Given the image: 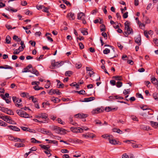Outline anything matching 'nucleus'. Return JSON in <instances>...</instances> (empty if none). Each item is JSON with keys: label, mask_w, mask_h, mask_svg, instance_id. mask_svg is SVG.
Here are the masks:
<instances>
[{"label": "nucleus", "mask_w": 158, "mask_h": 158, "mask_svg": "<svg viewBox=\"0 0 158 158\" xmlns=\"http://www.w3.org/2000/svg\"><path fill=\"white\" fill-rule=\"evenodd\" d=\"M153 42H154L155 45L158 46V39L157 38H154L153 39Z\"/></svg>", "instance_id": "a18cd8bd"}, {"label": "nucleus", "mask_w": 158, "mask_h": 158, "mask_svg": "<svg viewBox=\"0 0 158 158\" xmlns=\"http://www.w3.org/2000/svg\"><path fill=\"white\" fill-rule=\"evenodd\" d=\"M48 115L45 113H43L41 114L40 117L46 119L48 118Z\"/></svg>", "instance_id": "c85d7f7f"}, {"label": "nucleus", "mask_w": 158, "mask_h": 158, "mask_svg": "<svg viewBox=\"0 0 158 158\" xmlns=\"http://www.w3.org/2000/svg\"><path fill=\"white\" fill-rule=\"evenodd\" d=\"M74 116L76 118H83V121H86V120L85 118L87 117L88 116V115L87 114H84L82 113H80L78 114H75L74 115Z\"/></svg>", "instance_id": "f257e3e1"}, {"label": "nucleus", "mask_w": 158, "mask_h": 158, "mask_svg": "<svg viewBox=\"0 0 158 158\" xmlns=\"http://www.w3.org/2000/svg\"><path fill=\"white\" fill-rule=\"evenodd\" d=\"M29 43L31 44V45L35 47V41H32L31 40H30L29 41Z\"/></svg>", "instance_id": "6e6d98bb"}, {"label": "nucleus", "mask_w": 158, "mask_h": 158, "mask_svg": "<svg viewBox=\"0 0 158 158\" xmlns=\"http://www.w3.org/2000/svg\"><path fill=\"white\" fill-rule=\"evenodd\" d=\"M51 100L52 101L55 103L59 102L60 101V100L59 98L55 97H52L51 98Z\"/></svg>", "instance_id": "2eb2a0df"}, {"label": "nucleus", "mask_w": 158, "mask_h": 158, "mask_svg": "<svg viewBox=\"0 0 158 158\" xmlns=\"http://www.w3.org/2000/svg\"><path fill=\"white\" fill-rule=\"evenodd\" d=\"M4 66V69H12L13 67L10 66L8 65H5Z\"/></svg>", "instance_id": "c03bdc74"}, {"label": "nucleus", "mask_w": 158, "mask_h": 158, "mask_svg": "<svg viewBox=\"0 0 158 158\" xmlns=\"http://www.w3.org/2000/svg\"><path fill=\"white\" fill-rule=\"evenodd\" d=\"M122 158H129L128 155L126 153L123 154L122 155Z\"/></svg>", "instance_id": "774afa93"}, {"label": "nucleus", "mask_w": 158, "mask_h": 158, "mask_svg": "<svg viewBox=\"0 0 158 158\" xmlns=\"http://www.w3.org/2000/svg\"><path fill=\"white\" fill-rule=\"evenodd\" d=\"M135 42L139 46L141 44V37L140 35H139L138 36L135 38Z\"/></svg>", "instance_id": "39448f33"}, {"label": "nucleus", "mask_w": 158, "mask_h": 158, "mask_svg": "<svg viewBox=\"0 0 158 158\" xmlns=\"http://www.w3.org/2000/svg\"><path fill=\"white\" fill-rule=\"evenodd\" d=\"M9 118H10V117L8 116H2L0 117L1 119L6 122L8 121V120L9 119Z\"/></svg>", "instance_id": "aec40b11"}, {"label": "nucleus", "mask_w": 158, "mask_h": 158, "mask_svg": "<svg viewBox=\"0 0 158 158\" xmlns=\"http://www.w3.org/2000/svg\"><path fill=\"white\" fill-rule=\"evenodd\" d=\"M144 34L145 36L147 38H148L149 36L148 35V31H145L144 32Z\"/></svg>", "instance_id": "69168bd1"}, {"label": "nucleus", "mask_w": 158, "mask_h": 158, "mask_svg": "<svg viewBox=\"0 0 158 158\" xmlns=\"http://www.w3.org/2000/svg\"><path fill=\"white\" fill-rule=\"evenodd\" d=\"M125 29V30L127 29L130 27V23L128 21H126L124 23Z\"/></svg>", "instance_id": "5701e85b"}, {"label": "nucleus", "mask_w": 158, "mask_h": 158, "mask_svg": "<svg viewBox=\"0 0 158 158\" xmlns=\"http://www.w3.org/2000/svg\"><path fill=\"white\" fill-rule=\"evenodd\" d=\"M23 111L20 110H17L16 111L17 113L21 117L22 116Z\"/></svg>", "instance_id": "a878e982"}, {"label": "nucleus", "mask_w": 158, "mask_h": 158, "mask_svg": "<svg viewBox=\"0 0 158 158\" xmlns=\"http://www.w3.org/2000/svg\"><path fill=\"white\" fill-rule=\"evenodd\" d=\"M25 144L20 143H16L15 144V146L18 148L23 147L25 146Z\"/></svg>", "instance_id": "f3484780"}, {"label": "nucleus", "mask_w": 158, "mask_h": 158, "mask_svg": "<svg viewBox=\"0 0 158 158\" xmlns=\"http://www.w3.org/2000/svg\"><path fill=\"white\" fill-rule=\"evenodd\" d=\"M48 93L52 95L55 94L58 95H60L61 94V93L60 92L59 90H53L52 89L50 90Z\"/></svg>", "instance_id": "7ed1b4c3"}, {"label": "nucleus", "mask_w": 158, "mask_h": 158, "mask_svg": "<svg viewBox=\"0 0 158 158\" xmlns=\"http://www.w3.org/2000/svg\"><path fill=\"white\" fill-rule=\"evenodd\" d=\"M11 39L9 35H7L6 39V43L7 44H10Z\"/></svg>", "instance_id": "a211bd4d"}, {"label": "nucleus", "mask_w": 158, "mask_h": 158, "mask_svg": "<svg viewBox=\"0 0 158 158\" xmlns=\"http://www.w3.org/2000/svg\"><path fill=\"white\" fill-rule=\"evenodd\" d=\"M31 72V70L28 69L27 68H24L22 70V73H27Z\"/></svg>", "instance_id": "a19ab883"}, {"label": "nucleus", "mask_w": 158, "mask_h": 158, "mask_svg": "<svg viewBox=\"0 0 158 158\" xmlns=\"http://www.w3.org/2000/svg\"><path fill=\"white\" fill-rule=\"evenodd\" d=\"M123 83L120 81H118L116 83V85L118 88L120 87L122 85Z\"/></svg>", "instance_id": "72a5a7b5"}, {"label": "nucleus", "mask_w": 158, "mask_h": 158, "mask_svg": "<svg viewBox=\"0 0 158 158\" xmlns=\"http://www.w3.org/2000/svg\"><path fill=\"white\" fill-rule=\"evenodd\" d=\"M39 131L42 133L45 134L46 130L44 128H41L39 129Z\"/></svg>", "instance_id": "49530a36"}, {"label": "nucleus", "mask_w": 158, "mask_h": 158, "mask_svg": "<svg viewBox=\"0 0 158 158\" xmlns=\"http://www.w3.org/2000/svg\"><path fill=\"white\" fill-rule=\"evenodd\" d=\"M71 131L74 133H82L83 129L81 128H78L75 127H72L70 128Z\"/></svg>", "instance_id": "f03ea898"}, {"label": "nucleus", "mask_w": 158, "mask_h": 158, "mask_svg": "<svg viewBox=\"0 0 158 158\" xmlns=\"http://www.w3.org/2000/svg\"><path fill=\"white\" fill-rule=\"evenodd\" d=\"M113 79H114L116 80H122V77L121 76H114L112 77Z\"/></svg>", "instance_id": "b1692460"}, {"label": "nucleus", "mask_w": 158, "mask_h": 158, "mask_svg": "<svg viewBox=\"0 0 158 158\" xmlns=\"http://www.w3.org/2000/svg\"><path fill=\"white\" fill-rule=\"evenodd\" d=\"M40 146L42 149H45V150H47V148H46V146L45 145L40 144Z\"/></svg>", "instance_id": "13d9d810"}, {"label": "nucleus", "mask_w": 158, "mask_h": 158, "mask_svg": "<svg viewBox=\"0 0 158 158\" xmlns=\"http://www.w3.org/2000/svg\"><path fill=\"white\" fill-rule=\"evenodd\" d=\"M102 36L104 37L106 39L107 38V35L106 33L105 32H103L102 33Z\"/></svg>", "instance_id": "8fccbe9b"}, {"label": "nucleus", "mask_w": 158, "mask_h": 158, "mask_svg": "<svg viewBox=\"0 0 158 158\" xmlns=\"http://www.w3.org/2000/svg\"><path fill=\"white\" fill-rule=\"evenodd\" d=\"M32 99V102L34 103H35L37 102V99L36 98H34L32 96L30 97L29 99Z\"/></svg>", "instance_id": "c756f323"}, {"label": "nucleus", "mask_w": 158, "mask_h": 158, "mask_svg": "<svg viewBox=\"0 0 158 158\" xmlns=\"http://www.w3.org/2000/svg\"><path fill=\"white\" fill-rule=\"evenodd\" d=\"M117 110V108H111L109 106L106 107L105 110L106 112H109L111 111H115Z\"/></svg>", "instance_id": "9d476101"}, {"label": "nucleus", "mask_w": 158, "mask_h": 158, "mask_svg": "<svg viewBox=\"0 0 158 158\" xmlns=\"http://www.w3.org/2000/svg\"><path fill=\"white\" fill-rule=\"evenodd\" d=\"M36 150V148L35 147H33L31 148L30 149V151H31V153L32 151H35Z\"/></svg>", "instance_id": "e2e57ef3"}, {"label": "nucleus", "mask_w": 158, "mask_h": 158, "mask_svg": "<svg viewBox=\"0 0 158 158\" xmlns=\"http://www.w3.org/2000/svg\"><path fill=\"white\" fill-rule=\"evenodd\" d=\"M103 110L100 108H98L94 109L92 111L93 114H98L102 112Z\"/></svg>", "instance_id": "20e7f679"}, {"label": "nucleus", "mask_w": 158, "mask_h": 158, "mask_svg": "<svg viewBox=\"0 0 158 158\" xmlns=\"http://www.w3.org/2000/svg\"><path fill=\"white\" fill-rule=\"evenodd\" d=\"M150 123L151 124L152 127L155 128L158 127V123L152 121H150Z\"/></svg>", "instance_id": "4468645a"}, {"label": "nucleus", "mask_w": 158, "mask_h": 158, "mask_svg": "<svg viewBox=\"0 0 158 158\" xmlns=\"http://www.w3.org/2000/svg\"><path fill=\"white\" fill-rule=\"evenodd\" d=\"M81 32L83 34V35H86L88 34V32L84 30H81Z\"/></svg>", "instance_id": "4c0bfd02"}, {"label": "nucleus", "mask_w": 158, "mask_h": 158, "mask_svg": "<svg viewBox=\"0 0 158 158\" xmlns=\"http://www.w3.org/2000/svg\"><path fill=\"white\" fill-rule=\"evenodd\" d=\"M95 99L94 97H91L89 98H86L84 99V102H88L91 101Z\"/></svg>", "instance_id": "ddd939ff"}, {"label": "nucleus", "mask_w": 158, "mask_h": 158, "mask_svg": "<svg viewBox=\"0 0 158 158\" xmlns=\"http://www.w3.org/2000/svg\"><path fill=\"white\" fill-rule=\"evenodd\" d=\"M13 100L14 102L15 103L18 102L19 103H20L22 101L21 99H19L15 96H13L12 97Z\"/></svg>", "instance_id": "6e6552de"}, {"label": "nucleus", "mask_w": 158, "mask_h": 158, "mask_svg": "<svg viewBox=\"0 0 158 158\" xmlns=\"http://www.w3.org/2000/svg\"><path fill=\"white\" fill-rule=\"evenodd\" d=\"M78 94H85V91L84 90H81L79 91H77Z\"/></svg>", "instance_id": "680f3d73"}, {"label": "nucleus", "mask_w": 158, "mask_h": 158, "mask_svg": "<svg viewBox=\"0 0 158 158\" xmlns=\"http://www.w3.org/2000/svg\"><path fill=\"white\" fill-rule=\"evenodd\" d=\"M61 152L63 153H67L69 151L66 149H62L61 150Z\"/></svg>", "instance_id": "052dcab7"}, {"label": "nucleus", "mask_w": 158, "mask_h": 158, "mask_svg": "<svg viewBox=\"0 0 158 158\" xmlns=\"http://www.w3.org/2000/svg\"><path fill=\"white\" fill-rule=\"evenodd\" d=\"M130 92V89H124L123 92V94L124 95H126L127 94H129Z\"/></svg>", "instance_id": "473e14b6"}, {"label": "nucleus", "mask_w": 158, "mask_h": 158, "mask_svg": "<svg viewBox=\"0 0 158 158\" xmlns=\"http://www.w3.org/2000/svg\"><path fill=\"white\" fill-rule=\"evenodd\" d=\"M153 97L155 100L157 101L158 100V94L157 93H154L153 94Z\"/></svg>", "instance_id": "cd10ccee"}, {"label": "nucleus", "mask_w": 158, "mask_h": 158, "mask_svg": "<svg viewBox=\"0 0 158 158\" xmlns=\"http://www.w3.org/2000/svg\"><path fill=\"white\" fill-rule=\"evenodd\" d=\"M102 137L104 138L108 139L109 140V137H112L113 136L110 135H108L107 134H106L102 135Z\"/></svg>", "instance_id": "f704fd0d"}, {"label": "nucleus", "mask_w": 158, "mask_h": 158, "mask_svg": "<svg viewBox=\"0 0 158 158\" xmlns=\"http://www.w3.org/2000/svg\"><path fill=\"white\" fill-rule=\"evenodd\" d=\"M51 64L52 66L54 67H59L61 66L60 64V63H59V62H55V60L52 61Z\"/></svg>", "instance_id": "423d86ee"}, {"label": "nucleus", "mask_w": 158, "mask_h": 158, "mask_svg": "<svg viewBox=\"0 0 158 158\" xmlns=\"http://www.w3.org/2000/svg\"><path fill=\"white\" fill-rule=\"evenodd\" d=\"M21 117L25 118H28L29 117V114L23 111Z\"/></svg>", "instance_id": "4be33fe9"}, {"label": "nucleus", "mask_w": 158, "mask_h": 158, "mask_svg": "<svg viewBox=\"0 0 158 158\" xmlns=\"http://www.w3.org/2000/svg\"><path fill=\"white\" fill-rule=\"evenodd\" d=\"M81 66H82V65L81 64H78L76 63V67L77 68L79 69L80 68H81Z\"/></svg>", "instance_id": "338daca9"}, {"label": "nucleus", "mask_w": 158, "mask_h": 158, "mask_svg": "<svg viewBox=\"0 0 158 158\" xmlns=\"http://www.w3.org/2000/svg\"><path fill=\"white\" fill-rule=\"evenodd\" d=\"M67 15L69 17H70L72 18V19L74 20L75 19V17L74 16V14L72 12H70Z\"/></svg>", "instance_id": "412c9836"}, {"label": "nucleus", "mask_w": 158, "mask_h": 158, "mask_svg": "<svg viewBox=\"0 0 158 158\" xmlns=\"http://www.w3.org/2000/svg\"><path fill=\"white\" fill-rule=\"evenodd\" d=\"M8 127L13 131H19L20 130V129L19 128H18L16 126H8Z\"/></svg>", "instance_id": "1a4fd4ad"}, {"label": "nucleus", "mask_w": 158, "mask_h": 158, "mask_svg": "<svg viewBox=\"0 0 158 158\" xmlns=\"http://www.w3.org/2000/svg\"><path fill=\"white\" fill-rule=\"evenodd\" d=\"M73 74V72L71 71H66L65 73V75L66 76L70 77Z\"/></svg>", "instance_id": "6ab92c4d"}, {"label": "nucleus", "mask_w": 158, "mask_h": 158, "mask_svg": "<svg viewBox=\"0 0 158 158\" xmlns=\"http://www.w3.org/2000/svg\"><path fill=\"white\" fill-rule=\"evenodd\" d=\"M91 134L90 133H88L87 134H83L82 135L83 137H85L86 138H90L91 137Z\"/></svg>", "instance_id": "2f4dec72"}, {"label": "nucleus", "mask_w": 158, "mask_h": 158, "mask_svg": "<svg viewBox=\"0 0 158 158\" xmlns=\"http://www.w3.org/2000/svg\"><path fill=\"white\" fill-rule=\"evenodd\" d=\"M60 128L57 127L55 130V132L57 133H60Z\"/></svg>", "instance_id": "de8ad7c7"}, {"label": "nucleus", "mask_w": 158, "mask_h": 158, "mask_svg": "<svg viewBox=\"0 0 158 158\" xmlns=\"http://www.w3.org/2000/svg\"><path fill=\"white\" fill-rule=\"evenodd\" d=\"M85 15L82 12H80L77 14V19H82L85 18Z\"/></svg>", "instance_id": "0eeeda50"}, {"label": "nucleus", "mask_w": 158, "mask_h": 158, "mask_svg": "<svg viewBox=\"0 0 158 158\" xmlns=\"http://www.w3.org/2000/svg\"><path fill=\"white\" fill-rule=\"evenodd\" d=\"M32 70H31V73L35 74L36 76H38L39 75V72L38 70H36L35 68H32Z\"/></svg>", "instance_id": "f8f14e48"}, {"label": "nucleus", "mask_w": 158, "mask_h": 158, "mask_svg": "<svg viewBox=\"0 0 158 158\" xmlns=\"http://www.w3.org/2000/svg\"><path fill=\"white\" fill-rule=\"evenodd\" d=\"M117 97V95L116 96H111L109 97V98L110 99H116Z\"/></svg>", "instance_id": "864d4df0"}, {"label": "nucleus", "mask_w": 158, "mask_h": 158, "mask_svg": "<svg viewBox=\"0 0 158 158\" xmlns=\"http://www.w3.org/2000/svg\"><path fill=\"white\" fill-rule=\"evenodd\" d=\"M110 50L108 48H106L103 51V53L105 54H107L108 53H110Z\"/></svg>", "instance_id": "58836bf2"}, {"label": "nucleus", "mask_w": 158, "mask_h": 158, "mask_svg": "<svg viewBox=\"0 0 158 158\" xmlns=\"http://www.w3.org/2000/svg\"><path fill=\"white\" fill-rule=\"evenodd\" d=\"M45 141L48 142V143H53L54 144H55L57 143V141L56 140H51L48 139H46Z\"/></svg>", "instance_id": "7c9ffc66"}, {"label": "nucleus", "mask_w": 158, "mask_h": 158, "mask_svg": "<svg viewBox=\"0 0 158 158\" xmlns=\"http://www.w3.org/2000/svg\"><path fill=\"white\" fill-rule=\"evenodd\" d=\"M128 17V12H126L123 14V17L124 19H126Z\"/></svg>", "instance_id": "09e8293b"}, {"label": "nucleus", "mask_w": 158, "mask_h": 158, "mask_svg": "<svg viewBox=\"0 0 158 158\" xmlns=\"http://www.w3.org/2000/svg\"><path fill=\"white\" fill-rule=\"evenodd\" d=\"M43 8L44 9H43L42 10V11L44 12H46V13H48L49 12V11H48V8L47 7H45V6H44L43 7Z\"/></svg>", "instance_id": "c9c22d12"}, {"label": "nucleus", "mask_w": 158, "mask_h": 158, "mask_svg": "<svg viewBox=\"0 0 158 158\" xmlns=\"http://www.w3.org/2000/svg\"><path fill=\"white\" fill-rule=\"evenodd\" d=\"M60 134H63L66 133V130L63 128H60Z\"/></svg>", "instance_id": "603ef678"}, {"label": "nucleus", "mask_w": 158, "mask_h": 158, "mask_svg": "<svg viewBox=\"0 0 158 158\" xmlns=\"http://www.w3.org/2000/svg\"><path fill=\"white\" fill-rule=\"evenodd\" d=\"M79 45L80 49H82L84 48V45L82 43L80 42L79 43Z\"/></svg>", "instance_id": "3c124183"}, {"label": "nucleus", "mask_w": 158, "mask_h": 158, "mask_svg": "<svg viewBox=\"0 0 158 158\" xmlns=\"http://www.w3.org/2000/svg\"><path fill=\"white\" fill-rule=\"evenodd\" d=\"M152 82L155 85H157L158 84V81L156 78L155 77H154L151 79Z\"/></svg>", "instance_id": "dca6fc26"}, {"label": "nucleus", "mask_w": 158, "mask_h": 158, "mask_svg": "<svg viewBox=\"0 0 158 158\" xmlns=\"http://www.w3.org/2000/svg\"><path fill=\"white\" fill-rule=\"evenodd\" d=\"M117 45L118 47L121 49H122L123 48V46L121 45L120 43L118 42L117 43Z\"/></svg>", "instance_id": "5fc2aeb1"}, {"label": "nucleus", "mask_w": 158, "mask_h": 158, "mask_svg": "<svg viewBox=\"0 0 158 158\" xmlns=\"http://www.w3.org/2000/svg\"><path fill=\"white\" fill-rule=\"evenodd\" d=\"M44 152L46 154H47V155L50 154V155L48 156V157H49L50 156H51V154L50 153V150L47 149V150H46L45 151H44Z\"/></svg>", "instance_id": "37998d69"}, {"label": "nucleus", "mask_w": 158, "mask_h": 158, "mask_svg": "<svg viewBox=\"0 0 158 158\" xmlns=\"http://www.w3.org/2000/svg\"><path fill=\"white\" fill-rule=\"evenodd\" d=\"M28 94V93H27L23 92L21 94V95L22 97H24L26 96Z\"/></svg>", "instance_id": "0e129e2a"}, {"label": "nucleus", "mask_w": 158, "mask_h": 158, "mask_svg": "<svg viewBox=\"0 0 158 158\" xmlns=\"http://www.w3.org/2000/svg\"><path fill=\"white\" fill-rule=\"evenodd\" d=\"M63 2L65 4H66L67 5L69 6H71V4L70 3V2L69 1H67L66 0H62Z\"/></svg>", "instance_id": "ea45409f"}, {"label": "nucleus", "mask_w": 158, "mask_h": 158, "mask_svg": "<svg viewBox=\"0 0 158 158\" xmlns=\"http://www.w3.org/2000/svg\"><path fill=\"white\" fill-rule=\"evenodd\" d=\"M110 84L113 85H116V82L114 80H111L110 81Z\"/></svg>", "instance_id": "bf43d9fd"}, {"label": "nucleus", "mask_w": 158, "mask_h": 158, "mask_svg": "<svg viewBox=\"0 0 158 158\" xmlns=\"http://www.w3.org/2000/svg\"><path fill=\"white\" fill-rule=\"evenodd\" d=\"M6 110L7 108H5L4 107H1L0 106V110H2L3 112L6 113Z\"/></svg>", "instance_id": "79ce46f5"}, {"label": "nucleus", "mask_w": 158, "mask_h": 158, "mask_svg": "<svg viewBox=\"0 0 158 158\" xmlns=\"http://www.w3.org/2000/svg\"><path fill=\"white\" fill-rule=\"evenodd\" d=\"M44 6L43 5H39V6H36V8L38 10H40L42 9L43 8Z\"/></svg>", "instance_id": "4d7b16f0"}, {"label": "nucleus", "mask_w": 158, "mask_h": 158, "mask_svg": "<svg viewBox=\"0 0 158 158\" xmlns=\"http://www.w3.org/2000/svg\"><path fill=\"white\" fill-rule=\"evenodd\" d=\"M100 31H106V27L104 24H102L100 26Z\"/></svg>", "instance_id": "bb28decb"}, {"label": "nucleus", "mask_w": 158, "mask_h": 158, "mask_svg": "<svg viewBox=\"0 0 158 158\" xmlns=\"http://www.w3.org/2000/svg\"><path fill=\"white\" fill-rule=\"evenodd\" d=\"M112 137H109V142L111 144H116L118 143L117 142V141L115 139H111V138H112Z\"/></svg>", "instance_id": "9b49d317"}, {"label": "nucleus", "mask_w": 158, "mask_h": 158, "mask_svg": "<svg viewBox=\"0 0 158 158\" xmlns=\"http://www.w3.org/2000/svg\"><path fill=\"white\" fill-rule=\"evenodd\" d=\"M126 30H127V31L130 34L133 33V31L132 29L130 27L127 28V29H126Z\"/></svg>", "instance_id": "e433bc0d"}, {"label": "nucleus", "mask_w": 158, "mask_h": 158, "mask_svg": "<svg viewBox=\"0 0 158 158\" xmlns=\"http://www.w3.org/2000/svg\"><path fill=\"white\" fill-rule=\"evenodd\" d=\"M6 112L7 114L9 115H14V112L8 109L7 108V110H6Z\"/></svg>", "instance_id": "393cba45"}]
</instances>
